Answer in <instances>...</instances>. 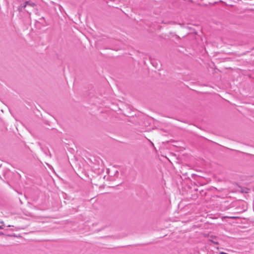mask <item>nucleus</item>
<instances>
[{"mask_svg":"<svg viewBox=\"0 0 254 254\" xmlns=\"http://www.w3.org/2000/svg\"><path fill=\"white\" fill-rule=\"evenodd\" d=\"M210 241L212 243H214L215 244H218V243L217 242H216V241H215V240H211Z\"/></svg>","mask_w":254,"mask_h":254,"instance_id":"obj_1","label":"nucleus"},{"mask_svg":"<svg viewBox=\"0 0 254 254\" xmlns=\"http://www.w3.org/2000/svg\"><path fill=\"white\" fill-rule=\"evenodd\" d=\"M3 229V227L2 226H0V229Z\"/></svg>","mask_w":254,"mask_h":254,"instance_id":"obj_2","label":"nucleus"}]
</instances>
